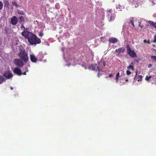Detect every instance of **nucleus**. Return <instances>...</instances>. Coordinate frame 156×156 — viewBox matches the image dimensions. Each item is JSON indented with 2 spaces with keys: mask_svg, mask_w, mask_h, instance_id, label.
I'll list each match as a JSON object with an SVG mask.
<instances>
[{
  "mask_svg": "<svg viewBox=\"0 0 156 156\" xmlns=\"http://www.w3.org/2000/svg\"><path fill=\"white\" fill-rule=\"evenodd\" d=\"M142 78H143V76H142V75H139V76H138V81H142Z\"/></svg>",
  "mask_w": 156,
  "mask_h": 156,
  "instance_id": "a211bd4d",
  "label": "nucleus"
},
{
  "mask_svg": "<svg viewBox=\"0 0 156 156\" xmlns=\"http://www.w3.org/2000/svg\"><path fill=\"white\" fill-rule=\"evenodd\" d=\"M5 81V79L4 78L3 76H0V84H2Z\"/></svg>",
  "mask_w": 156,
  "mask_h": 156,
  "instance_id": "f8f14e48",
  "label": "nucleus"
},
{
  "mask_svg": "<svg viewBox=\"0 0 156 156\" xmlns=\"http://www.w3.org/2000/svg\"><path fill=\"white\" fill-rule=\"evenodd\" d=\"M148 43H150V42L149 41H148V42H147Z\"/></svg>",
  "mask_w": 156,
  "mask_h": 156,
  "instance_id": "79ce46f5",
  "label": "nucleus"
},
{
  "mask_svg": "<svg viewBox=\"0 0 156 156\" xmlns=\"http://www.w3.org/2000/svg\"><path fill=\"white\" fill-rule=\"evenodd\" d=\"M151 59L153 60L154 61H156V56H151Z\"/></svg>",
  "mask_w": 156,
  "mask_h": 156,
  "instance_id": "f3484780",
  "label": "nucleus"
},
{
  "mask_svg": "<svg viewBox=\"0 0 156 156\" xmlns=\"http://www.w3.org/2000/svg\"><path fill=\"white\" fill-rule=\"evenodd\" d=\"M17 13L19 15H24L25 14L23 10H18Z\"/></svg>",
  "mask_w": 156,
  "mask_h": 156,
  "instance_id": "4468645a",
  "label": "nucleus"
},
{
  "mask_svg": "<svg viewBox=\"0 0 156 156\" xmlns=\"http://www.w3.org/2000/svg\"><path fill=\"white\" fill-rule=\"evenodd\" d=\"M152 66V65L151 64H149L148 65V67L149 68H150V67H151Z\"/></svg>",
  "mask_w": 156,
  "mask_h": 156,
  "instance_id": "473e14b6",
  "label": "nucleus"
},
{
  "mask_svg": "<svg viewBox=\"0 0 156 156\" xmlns=\"http://www.w3.org/2000/svg\"><path fill=\"white\" fill-rule=\"evenodd\" d=\"M30 60L32 62L35 63L37 62V59L34 55L33 54L30 55Z\"/></svg>",
  "mask_w": 156,
  "mask_h": 156,
  "instance_id": "9d476101",
  "label": "nucleus"
},
{
  "mask_svg": "<svg viewBox=\"0 0 156 156\" xmlns=\"http://www.w3.org/2000/svg\"><path fill=\"white\" fill-rule=\"evenodd\" d=\"M153 42L155 43L156 42V35H155L154 37V40L153 41Z\"/></svg>",
  "mask_w": 156,
  "mask_h": 156,
  "instance_id": "393cba45",
  "label": "nucleus"
},
{
  "mask_svg": "<svg viewBox=\"0 0 156 156\" xmlns=\"http://www.w3.org/2000/svg\"><path fill=\"white\" fill-rule=\"evenodd\" d=\"M108 12H112V10L111 9H110L109 10H108Z\"/></svg>",
  "mask_w": 156,
  "mask_h": 156,
  "instance_id": "72a5a7b5",
  "label": "nucleus"
},
{
  "mask_svg": "<svg viewBox=\"0 0 156 156\" xmlns=\"http://www.w3.org/2000/svg\"><path fill=\"white\" fill-rule=\"evenodd\" d=\"M125 50V49L124 48L122 47V48H119L118 49H116L115 50L116 52L118 53V55H119L121 53H123L124 52Z\"/></svg>",
  "mask_w": 156,
  "mask_h": 156,
  "instance_id": "1a4fd4ad",
  "label": "nucleus"
},
{
  "mask_svg": "<svg viewBox=\"0 0 156 156\" xmlns=\"http://www.w3.org/2000/svg\"><path fill=\"white\" fill-rule=\"evenodd\" d=\"M137 72H136V76L137 75Z\"/></svg>",
  "mask_w": 156,
  "mask_h": 156,
  "instance_id": "58836bf2",
  "label": "nucleus"
},
{
  "mask_svg": "<svg viewBox=\"0 0 156 156\" xmlns=\"http://www.w3.org/2000/svg\"><path fill=\"white\" fill-rule=\"evenodd\" d=\"M144 42L145 43H147V41H146V40H145L144 41Z\"/></svg>",
  "mask_w": 156,
  "mask_h": 156,
  "instance_id": "c9c22d12",
  "label": "nucleus"
},
{
  "mask_svg": "<svg viewBox=\"0 0 156 156\" xmlns=\"http://www.w3.org/2000/svg\"><path fill=\"white\" fill-rule=\"evenodd\" d=\"M108 41L110 43H116L117 41V39L115 37H112L110 38L109 39Z\"/></svg>",
  "mask_w": 156,
  "mask_h": 156,
  "instance_id": "9b49d317",
  "label": "nucleus"
},
{
  "mask_svg": "<svg viewBox=\"0 0 156 156\" xmlns=\"http://www.w3.org/2000/svg\"><path fill=\"white\" fill-rule=\"evenodd\" d=\"M148 23L149 24H151V25H152L153 26V24H154V23L153 22H152V21H148Z\"/></svg>",
  "mask_w": 156,
  "mask_h": 156,
  "instance_id": "b1692460",
  "label": "nucleus"
},
{
  "mask_svg": "<svg viewBox=\"0 0 156 156\" xmlns=\"http://www.w3.org/2000/svg\"><path fill=\"white\" fill-rule=\"evenodd\" d=\"M3 76L7 79H9L12 78L13 76L12 75L10 72L5 73L4 74Z\"/></svg>",
  "mask_w": 156,
  "mask_h": 156,
  "instance_id": "0eeeda50",
  "label": "nucleus"
},
{
  "mask_svg": "<svg viewBox=\"0 0 156 156\" xmlns=\"http://www.w3.org/2000/svg\"><path fill=\"white\" fill-rule=\"evenodd\" d=\"M103 65L104 66H105V62H103Z\"/></svg>",
  "mask_w": 156,
  "mask_h": 156,
  "instance_id": "4c0bfd02",
  "label": "nucleus"
},
{
  "mask_svg": "<svg viewBox=\"0 0 156 156\" xmlns=\"http://www.w3.org/2000/svg\"><path fill=\"white\" fill-rule=\"evenodd\" d=\"M126 81H128V80H126Z\"/></svg>",
  "mask_w": 156,
  "mask_h": 156,
  "instance_id": "37998d69",
  "label": "nucleus"
},
{
  "mask_svg": "<svg viewBox=\"0 0 156 156\" xmlns=\"http://www.w3.org/2000/svg\"><path fill=\"white\" fill-rule=\"evenodd\" d=\"M5 4L6 5H9V2L6 1L5 3Z\"/></svg>",
  "mask_w": 156,
  "mask_h": 156,
  "instance_id": "7c9ffc66",
  "label": "nucleus"
},
{
  "mask_svg": "<svg viewBox=\"0 0 156 156\" xmlns=\"http://www.w3.org/2000/svg\"><path fill=\"white\" fill-rule=\"evenodd\" d=\"M119 76V72L118 73L115 75L116 77H118Z\"/></svg>",
  "mask_w": 156,
  "mask_h": 156,
  "instance_id": "bb28decb",
  "label": "nucleus"
},
{
  "mask_svg": "<svg viewBox=\"0 0 156 156\" xmlns=\"http://www.w3.org/2000/svg\"><path fill=\"white\" fill-rule=\"evenodd\" d=\"M98 77H100V75H99V74H98Z\"/></svg>",
  "mask_w": 156,
  "mask_h": 156,
  "instance_id": "a19ab883",
  "label": "nucleus"
},
{
  "mask_svg": "<svg viewBox=\"0 0 156 156\" xmlns=\"http://www.w3.org/2000/svg\"><path fill=\"white\" fill-rule=\"evenodd\" d=\"M90 68L91 69L93 70L96 71H98V72L100 71V69H99L98 67V66L97 64L96 65H91L90 66Z\"/></svg>",
  "mask_w": 156,
  "mask_h": 156,
  "instance_id": "6e6552de",
  "label": "nucleus"
},
{
  "mask_svg": "<svg viewBox=\"0 0 156 156\" xmlns=\"http://www.w3.org/2000/svg\"><path fill=\"white\" fill-rule=\"evenodd\" d=\"M130 23L133 26V27H134V24L133 22V20H130Z\"/></svg>",
  "mask_w": 156,
  "mask_h": 156,
  "instance_id": "5701e85b",
  "label": "nucleus"
},
{
  "mask_svg": "<svg viewBox=\"0 0 156 156\" xmlns=\"http://www.w3.org/2000/svg\"><path fill=\"white\" fill-rule=\"evenodd\" d=\"M21 28H24V30L23 31L25 30V27L24 26V25H21Z\"/></svg>",
  "mask_w": 156,
  "mask_h": 156,
  "instance_id": "a878e982",
  "label": "nucleus"
},
{
  "mask_svg": "<svg viewBox=\"0 0 156 156\" xmlns=\"http://www.w3.org/2000/svg\"><path fill=\"white\" fill-rule=\"evenodd\" d=\"M113 76V75L112 74H110L109 75V77H111Z\"/></svg>",
  "mask_w": 156,
  "mask_h": 156,
  "instance_id": "c85d7f7f",
  "label": "nucleus"
},
{
  "mask_svg": "<svg viewBox=\"0 0 156 156\" xmlns=\"http://www.w3.org/2000/svg\"><path fill=\"white\" fill-rule=\"evenodd\" d=\"M13 71L15 74L18 75L20 76L22 74L21 70L18 67L15 68Z\"/></svg>",
  "mask_w": 156,
  "mask_h": 156,
  "instance_id": "423d86ee",
  "label": "nucleus"
},
{
  "mask_svg": "<svg viewBox=\"0 0 156 156\" xmlns=\"http://www.w3.org/2000/svg\"><path fill=\"white\" fill-rule=\"evenodd\" d=\"M39 35L40 37H42L43 35V31H40L39 34Z\"/></svg>",
  "mask_w": 156,
  "mask_h": 156,
  "instance_id": "412c9836",
  "label": "nucleus"
},
{
  "mask_svg": "<svg viewBox=\"0 0 156 156\" xmlns=\"http://www.w3.org/2000/svg\"><path fill=\"white\" fill-rule=\"evenodd\" d=\"M151 78V76H146L145 78L146 80L147 81H148L150 80V79Z\"/></svg>",
  "mask_w": 156,
  "mask_h": 156,
  "instance_id": "aec40b11",
  "label": "nucleus"
},
{
  "mask_svg": "<svg viewBox=\"0 0 156 156\" xmlns=\"http://www.w3.org/2000/svg\"><path fill=\"white\" fill-rule=\"evenodd\" d=\"M119 77H115V80H116V82H117L118 80Z\"/></svg>",
  "mask_w": 156,
  "mask_h": 156,
  "instance_id": "c756f323",
  "label": "nucleus"
},
{
  "mask_svg": "<svg viewBox=\"0 0 156 156\" xmlns=\"http://www.w3.org/2000/svg\"><path fill=\"white\" fill-rule=\"evenodd\" d=\"M10 89L11 90H12L13 89V88L12 87H11Z\"/></svg>",
  "mask_w": 156,
  "mask_h": 156,
  "instance_id": "e433bc0d",
  "label": "nucleus"
},
{
  "mask_svg": "<svg viewBox=\"0 0 156 156\" xmlns=\"http://www.w3.org/2000/svg\"><path fill=\"white\" fill-rule=\"evenodd\" d=\"M19 19L20 20L19 22L20 23H21L25 20L24 17L22 16H20L19 17Z\"/></svg>",
  "mask_w": 156,
  "mask_h": 156,
  "instance_id": "2eb2a0df",
  "label": "nucleus"
},
{
  "mask_svg": "<svg viewBox=\"0 0 156 156\" xmlns=\"http://www.w3.org/2000/svg\"><path fill=\"white\" fill-rule=\"evenodd\" d=\"M18 22L17 17L15 16H13L11 20V23L13 25H16Z\"/></svg>",
  "mask_w": 156,
  "mask_h": 156,
  "instance_id": "39448f33",
  "label": "nucleus"
},
{
  "mask_svg": "<svg viewBox=\"0 0 156 156\" xmlns=\"http://www.w3.org/2000/svg\"><path fill=\"white\" fill-rule=\"evenodd\" d=\"M27 29L28 28H27L26 29L25 28V31H26V30H28Z\"/></svg>",
  "mask_w": 156,
  "mask_h": 156,
  "instance_id": "ea45409f",
  "label": "nucleus"
},
{
  "mask_svg": "<svg viewBox=\"0 0 156 156\" xmlns=\"http://www.w3.org/2000/svg\"><path fill=\"white\" fill-rule=\"evenodd\" d=\"M140 27L141 28H143V27H144L143 26V25H140Z\"/></svg>",
  "mask_w": 156,
  "mask_h": 156,
  "instance_id": "f704fd0d",
  "label": "nucleus"
},
{
  "mask_svg": "<svg viewBox=\"0 0 156 156\" xmlns=\"http://www.w3.org/2000/svg\"><path fill=\"white\" fill-rule=\"evenodd\" d=\"M12 4L15 5L16 7H20V5L17 4V2L15 1H12Z\"/></svg>",
  "mask_w": 156,
  "mask_h": 156,
  "instance_id": "ddd939ff",
  "label": "nucleus"
},
{
  "mask_svg": "<svg viewBox=\"0 0 156 156\" xmlns=\"http://www.w3.org/2000/svg\"><path fill=\"white\" fill-rule=\"evenodd\" d=\"M126 73L127 75H129L131 73V72H130L129 70H127L126 71Z\"/></svg>",
  "mask_w": 156,
  "mask_h": 156,
  "instance_id": "4be33fe9",
  "label": "nucleus"
},
{
  "mask_svg": "<svg viewBox=\"0 0 156 156\" xmlns=\"http://www.w3.org/2000/svg\"><path fill=\"white\" fill-rule=\"evenodd\" d=\"M28 70L27 69V71L24 72H23V73H22V74H23L24 75H26L27 74L26 72H28Z\"/></svg>",
  "mask_w": 156,
  "mask_h": 156,
  "instance_id": "cd10ccee",
  "label": "nucleus"
},
{
  "mask_svg": "<svg viewBox=\"0 0 156 156\" xmlns=\"http://www.w3.org/2000/svg\"><path fill=\"white\" fill-rule=\"evenodd\" d=\"M127 69H131L133 71H134V66H132L131 65H129V66H128L127 67Z\"/></svg>",
  "mask_w": 156,
  "mask_h": 156,
  "instance_id": "dca6fc26",
  "label": "nucleus"
},
{
  "mask_svg": "<svg viewBox=\"0 0 156 156\" xmlns=\"http://www.w3.org/2000/svg\"><path fill=\"white\" fill-rule=\"evenodd\" d=\"M21 34L28 39V42L31 45H36L41 42V39L31 32L24 30L22 33Z\"/></svg>",
  "mask_w": 156,
  "mask_h": 156,
  "instance_id": "f257e3e1",
  "label": "nucleus"
},
{
  "mask_svg": "<svg viewBox=\"0 0 156 156\" xmlns=\"http://www.w3.org/2000/svg\"><path fill=\"white\" fill-rule=\"evenodd\" d=\"M153 26H154V27L156 28V23H154Z\"/></svg>",
  "mask_w": 156,
  "mask_h": 156,
  "instance_id": "2f4dec72",
  "label": "nucleus"
},
{
  "mask_svg": "<svg viewBox=\"0 0 156 156\" xmlns=\"http://www.w3.org/2000/svg\"><path fill=\"white\" fill-rule=\"evenodd\" d=\"M14 64L18 68H22L24 65V62L20 59H15L14 61Z\"/></svg>",
  "mask_w": 156,
  "mask_h": 156,
  "instance_id": "7ed1b4c3",
  "label": "nucleus"
},
{
  "mask_svg": "<svg viewBox=\"0 0 156 156\" xmlns=\"http://www.w3.org/2000/svg\"><path fill=\"white\" fill-rule=\"evenodd\" d=\"M3 7V4L2 2L0 1V10H2V9Z\"/></svg>",
  "mask_w": 156,
  "mask_h": 156,
  "instance_id": "6ab92c4d",
  "label": "nucleus"
},
{
  "mask_svg": "<svg viewBox=\"0 0 156 156\" xmlns=\"http://www.w3.org/2000/svg\"><path fill=\"white\" fill-rule=\"evenodd\" d=\"M126 50L127 53L130 56L132 57H136V54L133 50H131V48L129 44H127L126 46Z\"/></svg>",
  "mask_w": 156,
  "mask_h": 156,
  "instance_id": "20e7f679",
  "label": "nucleus"
},
{
  "mask_svg": "<svg viewBox=\"0 0 156 156\" xmlns=\"http://www.w3.org/2000/svg\"><path fill=\"white\" fill-rule=\"evenodd\" d=\"M18 56L20 60L24 61L25 63L29 61L28 55L26 50L24 48H20L18 53Z\"/></svg>",
  "mask_w": 156,
  "mask_h": 156,
  "instance_id": "f03ea898",
  "label": "nucleus"
}]
</instances>
